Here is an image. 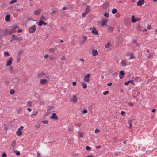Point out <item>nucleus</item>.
<instances>
[{
	"instance_id": "obj_40",
	"label": "nucleus",
	"mask_w": 157,
	"mask_h": 157,
	"mask_svg": "<svg viewBox=\"0 0 157 157\" xmlns=\"http://www.w3.org/2000/svg\"><path fill=\"white\" fill-rule=\"evenodd\" d=\"M100 130L98 129H96L95 131V133H98L100 132Z\"/></svg>"
},
{
	"instance_id": "obj_33",
	"label": "nucleus",
	"mask_w": 157,
	"mask_h": 157,
	"mask_svg": "<svg viewBox=\"0 0 157 157\" xmlns=\"http://www.w3.org/2000/svg\"><path fill=\"white\" fill-rule=\"evenodd\" d=\"M128 105L129 106L132 107L133 106L134 104L132 102H129L128 103Z\"/></svg>"
},
{
	"instance_id": "obj_15",
	"label": "nucleus",
	"mask_w": 157,
	"mask_h": 157,
	"mask_svg": "<svg viewBox=\"0 0 157 157\" xmlns=\"http://www.w3.org/2000/svg\"><path fill=\"white\" fill-rule=\"evenodd\" d=\"M45 75V74L44 72H42L40 73H39L37 75V77L40 78L44 77Z\"/></svg>"
},
{
	"instance_id": "obj_30",
	"label": "nucleus",
	"mask_w": 157,
	"mask_h": 157,
	"mask_svg": "<svg viewBox=\"0 0 157 157\" xmlns=\"http://www.w3.org/2000/svg\"><path fill=\"white\" fill-rule=\"evenodd\" d=\"M87 111L86 109H84L82 111V113L83 114H84L87 113Z\"/></svg>"
},
{
	"instance_id": "obj_44",
	"label": "nucleus",
	"mask_w": 157,
	"mask_h": 157,
	"mask_svg": "<svg viewBox=\"0 0 157 157\" xmlns=\"http://www.w3.org/2000/svg\"><path fill=\"white\" fill-rule=\"evenodd\" d=\"M134 42L136 46H139V44L137 43L135 41H134Z\"/></svg>"
},
{
	"instance_id": "obj_4",
	"label": "nucleus",
	"mask_w": 157,
	"mask_h": 157,
	"mask_svg": "<svg viewBox=\"0 0 157 157\" xmlns=\"http://www.w3.org/2000/svg\"><path fill=\"white\" fill-rule=\"evenodd\" d=\"M15 31L14 30L11 31L7 29H5L4 30V32L5 35H7L9 34H10L15 32Z\"/></svg>"
},
{
	"instance_id": "obj_7",
	"label": "nucleus",
	"mask_w": 157,
	"mask_h": 157,
	"mask_svg": "<svg viewBox=\"0 0 157 157\" xmlns=\"http://www.w3.org/2000/svg\"><path fill=\"white\" fill-rule=\"evenodd\" d=\"M96 28L93 27L92 30V33L93 35H98V32L97 30H96Z\"/></svg>"
},
{
	"instance_id": "obj_46",
	"label": "nucleus",
	"mask_w": 157,
	"mask_h": 157,
	"mask_svg": "<svg viewBox=\"0 0 157 157\" xmlns=\"http://www.w3.org/2000/svg\"><path fill=\"white\" fill-rule=\"evenodd\" d=\"M41 20H42V21H43V20H46V19L45 18V17H44L43 16H41Z\"/></svg>"
},
{
	"instance_id": "obj_53",
	"label": "nucleus",
	"mask_w": 157,
	"mask_h": 157,
	"mask_svg": "<svg viewBox=\"0 0 157 157\" xmlns=\"http://www.w3.org/2000/svg\"><path fill=\"white\" fill-rule=\"evenodd\" d=\"M6 153H3L2 154V157H6Z\"/></svg>"
},
{
	"instance_id": "obj_29",
	"label": "nucleus",
	"mask_w": 157,
	"mask_h": 157,
	"mask_svg": "<svg viewBox=\"0 0 157 157\" xmlns=\"http://www.w3.org/2000/svg\"><path fill=\"white\" fill-rule=\"evenodd\" d=\"M82 86L83 87L84 89H85L87 88V85L85 83H83L82 84Z\"/></svg>"
},
{
	"instance_id": "obj_2",
	"label": "nucleus",
	"mask_w": 157,
	"mask_h": 157,
	"mask_svg": "<svg viewBox=\"0 0 157 157\" xmlns=\"http://www.w3.org/2000/svg\"><path fill=\"white\" fill-rule=\"evenodd\" d=\"M23 128V127H20L17 130L16 132V134L18 136H20L22 134V132L21 131Z\"/></svg>"
},
{
	"instance_id": "obj_20",
	"label": "nucleus",
	"mask_w": 157,
	"mask_h": 157,
	"mask_svg": "<svg viewBox=\"0 0 157 157\" xmlns=\"http://www.w3.org/2000/svg\"><path fill=\"white\" fill-rule=\"evenodd\" d=\"M107 22V20L106 19H103L101 21V25L104 26Z\"/></svg>"
},
{
	"instance_id": "obj_1",
	"label": "nucleus",
	"mask_w": 157,
	"mask_h": 157,
	"mask_svg": "<svg viewBox=\"0 0 157 157\" xmlns=\"http://www.w3.org/2000/svg\"><path fill=\"white\" fill-rule=\"evenodd\" d=\"M90 75L87 74L84 77L83 80L84 81L86 82H90Z\"/></svg>"
},
{
	"instance_id": "obj_51",
	"label": "nucleus",
	"mask_w": 157,
	"mask_h": 157,
	"mask_svg": "<svg viewBox=\"0 0 157 157\" xmlns=\"http://www.w3.org/2000/svg\"><path fill=\"white\" fill-rule=\"evenodd\" d=\"M72 85L73 86H75L76 85V82L75 81H74L72 83Z\"/></svg>"
},
{
	"instance_id": "obj_14",
	"label": "nucleus",
	"mask_w": 157,
	"mask_h": 157,
	"mask_svg": "<svg viewBox=\"0 0 157 157\" xmlns=\"http://www.w3.org/2000/svg\"><path fill=\"white\" fill-rule=\"evenodd\" d=\"M92 55L93 56H95L98 54V51L97 50L93 49L92 50Z\"/></svg>"
},
{
	"instance_id": "obj_63",
	"label": "nucleus",
	"mask_w": 157,
	"mask_h": 157,
	"mask_svg": "<svg viewBox=\"0 0 157 157\" xmlns=\"http://www.w3.org/2000/svg\"><path fill=\"white\" fill-rule=\"evenodd\" d=\"M14 39L16 40H19V39H18V38H17L16 37H15L14 38Z\"/></svg>"
},
{
	"instance_id": "obj_60",
	"label": "nucleus",
	"mask_w": 157,
	"mask_h": 157,
	"mask_svg": "<svg viewBox=\"0 0 157 157\" xmlns=\"http://www.w3.org/2000/svg\"><path fill=\"white\" fill-rule=\"evenodd\" d=\"M79 60L81 62H84V59L82 58L80 59Z\"/></svg>"
},
{
	"instance_id": "obj_61",
	"label": "nucleus",
	"mask_w": 157,
	"mask_h": 157,
	"mask_svg": "<svg viewBox=\"0 0 157 157\" xmlns=\"http://www.w3.org/2000/svg\"><path fill=\"white\" fill-rule=\"evenodd\" d=\"M27 110L29 112H30L32 110L31 109L29 108H27Z\"/></svg>"
},
{
	"instance_id": "obj_25",
	"label": "nucleus",
	"mask_w": 157,
	"mask_h": 157,
	"mask_svg": "<svg viewBox=\"0 0 157 157\" xmlns=\"http://www.w3.org/2000/svg\"><path fill=\"white\" fill-rule=\"evenodd\" d=\"M16 144V142L15 140H13L11 144V146L13 147H14Z\"/></svg>"
},
{
	"instance_id": "obj_13",
	"label": "nucleus",
	"mask_w": 157,
	"mask_h": 157,
	"mask_svg": "<svg viewBox=\"0 0 157 157\" xmlns=\"http://www.w3.org/2000/svg\"><path fill=\"white\" fill-rule=\"evenodd\" d=\"M78 135L77 136L78 137L83 138L84 137V134L82 132H78Z\"/></svg>"
},
{
	"instance_id": "obj_31",
	"label": "nucleus",
	"mask_w": 157,
	"mask_h": 157,
	"mask_svg": "<svg viewBox=\"0 0 157 157\" xmlns=\"http://www.w3.org/2000/svg\"><path fill=\"white\" fill-rule=\"evenodd\" d=\"M4 55L5 56H8L10 55V54L8 52H4Z\"/></svg>"
},
{
	"instance_id": "obj_16",
	"label": "nucleus",
	"mask_w": 157,
	"mask_h": 157,
	"mask_svg": "<svg viewBox=\"0 0 157 157\" xmlns=\"http://www.w3.org/2000/svg\"><path fill=\"white\" fill-rule=\"evenodd\" d=\"M41 11V9L36 10L34 12V13L36 15H38L40 13Z\"/></svg>"
},
{
	"instance_id": "obj_24",
	"label": "nucleus",
	"mask_w": 157,
	"mask_h": 157,
	"mask_svg": "<svg viewBox=\"0 0 157 157\" xmlns=\"http://www.w3.org/2000/svg\"><path fill=\"white\" fill-rule=\"evenodd\" d=\"M56 48H51L49 49V51L50 52H53L56 50Z\"/></svg>"
},
{
	"instance_id": "obj_19",
	"label": "nucleus",
	"mask_w": 157,
	"mask_h": 157,
	"mask_svg": "<svg viewBox=\"0 0 157 157\" xmlns=\"http://www.w3.org/2000/svg\"><path fill=\"white\" fill-rule=\"evenodd\" d=\"M106 26L107 27L108 31L110 32H112L114 29V28L112 26H109L107 25H106Z\"/></svg>"
},
{
	"instance_id": "obj_56",
	"label": "nucleus",
	"mask_w": 157,
	"mask_h": 157,
	"mask_svg": "<svg viewBox=\"0 0 157 157\" xmlns=\"http://www.w3.org/2000/svg\"><path fill=\"white\" fill-rule=\"evenodd\" d=\"M107 85L109 86H110L112 85V83L111 82L107 84Z\"/></svg>"
},
{
	"instance_id": "obj_43",
	"label": "nucleus",
	"mask_w": 157,
	"mask_h": 157,
	"mask_svg": "<svg viewBox=\"0 0 157 157\" xmlns=\"http://www.w3.org/2000/svg\"><path fill=\"white\" fill-rule=\"evenodd\" d=\"M65 58H66L65 56H62L61 57V60H64L65 59Z\"/></svg>"
},
{
	"instance_id": "obj_52",
	"label": "nucleus",
	"mask_w": 157,
	"mask_h": 157,
	"mask_svg": "<svg viewBox=\"0 0 157 157\" xmlns=\"http://www.w3.org/2000/svg\"><path fill=\"white\" fill-rule=\"evenodd\" d=\"M87 14L86 13H85L84 12L82 15V16L83 17H85L86 16V15Z\"/></svg>"
},
{
	"instance_id": "obj_6",
	"label": "nucleus",
	"mask_w": 157,
	"mask_h": 157,
	"mask_svg": "<svg viewBox=\"0 0 157 157\" xmlns=\"http://www.w3.org/2000/svg\"><path fill=\"white\" fill-rule=\"evenodd\" d=\"M36 29V26L35 25H33L29 28V31L30 33H32L35 31Z\"/></svg>"
},
{
	"instance_id": "obj_35",
	"label": "nucleus",
	"mask_w": 157,
	"mask_h": 157,
	"mask_svg": "<svg viewBox=\"0 0 157 157\" xmlns=\"http://www.w3.org/2000/svg\"><path fill=\"white\" fill-rule=\"evenodd\" d=\"M108 93H109V91H106L104 92L103 93V94L104 95H105L107 94Z\"/></svg>"
},
{
	"instance_id": "obj_8",
	"label": "nucleus",
	"mask_w": 157,
	"mask_h": 157,
	"mask_svg": "<svg viewBox=\"0 0 157 157\" xmlns=\"http://www.w3.org/2000/svg\"><path fill=\"white\" fill-rule=\"evenodd\" d=\"M12 62V57H10L8 60L7 61V63L6 64V66H9L11 65Z\"/></svg>"
},
{
	"instance_id": "obj_54",
	"label": "nucleus",
	"mask_w": 157,
	"mask_h": 157,
	"mask_svg": "<svg viewBox=\"0 0 157 157\" xmlns=\"http://www.w3.org/2000/svg\"><path fill=\"white\" fill-rule=\"evenodd\" d=\"M37 157H40V154L39 153V152H37Z\"/></svg>"
},
{
	"instance_id": "obj_26",
	"label": "nucleus",
	"mask_w": 157,
	"mask_h": 157,
	"mask_svg": "<svg viewBox=\"0 0 157 157\" xmlns=\"http://www.w3.org/2000/svg\"><path fill=\"white\" fill-rule=\"evenodd\" d=\"M49 59L50 60H53L55 59V57L53 56H49Z\"/></svg>"
},
{
	"instance_id": "obj_42",
	"label": "nucleus",
	"mask_w": 157,
	"mask_h": 157,
	"mask_svg": "<svg viewBox=\"0 0 157 157\" xmlns=\"http://www.w3.org/2000/svg\"><path fill=\"white\" fill-rule=\"evenodd\" d=\"M121 114L122 116H124L125 115V112L123 111H121Z\"/></svg>"
},
{
	"instance_id": "obj_45",
	"label": "nucleus",
	"mask_w": 157,
	"mask_h": 157,
	"mask_svg": "<svg viewBox=\"0 0 157 157\" xmlns=\"http://www.w3.org/2000/svg\"><path fill=\"white\" fill-rule=\"evenodd\" d=\"M140 78L137 77H136L135 78V80L136 81H138L139 80H140Z\"/></svg>"
},
{
	"instance_id": "obj_49",
	"label": "nucleus",
	"mask_w": 157,
	"mask_h": 157,
	"mask_svg": "<svg viewBox=\"0 0 157 157\" xmlns=\"http://www.w3.org/2000/svg\"><path fill=\"white\" fill-rule=\"evenodd\" d=\"M43 123L44 124H47L48 122L46 121H43Z\"/></svg>"
},
{
	"instance_id": "obj_62",
	"label": "nucleus",
	"mask_w": 157,
	"mask_h": 157,
	"mask_svg": "<svg viewBox=\"0 0 157 157\" xmlns=\"http://www.w3.org/2000/svg\"><path fill=\"white\" fill-rule=\"evenodd\" d=\"M48 55H45V56H44V57L45 59H46L47 58V57H48Z\"/></svg>"
},
{
	"instance_id": "obj_5",
	"label": "nucleus",
	"mask_w": 157,
	"mask_h": 157,
	"mask_svg": "<svg viewBox=\"0 0 157 157\" xmlns=\"http://www.w3.org/2000/svg\"><path fill=\"white\" fill-rule=\"evenodd\" d=\"M40 83L42 85H46L48 83V80L46 79H40Z\"/></svg>"
},
{
	"instance_id": "obj_34",
	"label": "nucleus",
	"mask_w": 157,
	"mask_h": 157,
	"mask_svg": "<svg viewBox=\"0 0 157 157\" xmlns=\"http://www.w3.org/2000/svg\"><path fill=\"white\" fill-rule=\"evenodd\" d=\"M27 106H32V103L30 101H29L27 102Z\"/></svg>"
},
{
	"instance_id": "obj_11",
	"label": "nucleus",
	"mask_w": 157,
	"mask_h": 157,
	"mask_svg": "<svg viewBox=\"0 0 157 157\" xmlns=\"http://www.w3.org/2000/svg\"><path fill=\"white\" fill-rule=\"evenodd\" d=\"M86 8L85 10L84 13H85L87 14L90 12V9L89 6L86 5Z\"/></svg>"
},
{
	"instance_id": "obj_17",
	"label": "nucleus",
	"mask_w": 157,
	"mask_h": 157,
	"mask_svg": "<svg viewBox=\"0 0 157 157\" xmlns=\"http://www.w3.org/2000/svg\"><path fill=\"white\" fill-rule=\"evenodd\" d=\"M47 24L44 21L42 20H40L38 23V25L40 26H41L43 25H45Z\"/></svg>"
},
{
	"instance_id": "obj_47",
	"label": "nucleus",
	"mask_w": 157,
	"mask_h": 157,
	"mask_svg": "<svg viewBox=\"0 0 157 157\" xmlns=\"http://www.w3.org/2000/svg\"><path fill=\"white\" fill-rule=\"evenodd\" d=\"M129 83H130L133 85L134 84V82H133V80H129Z\"/></svg>"
},
{
	"instance_id": "obj_55",
	"label": "nucleus",
	"mask_w": 157,
	"mask_h": 157,
	"mask_svg": "<svg viewBox=\"0 0 157 157\" xmlns=\"http://www.w3.org/2000/svg\"><path fill=\"white\" fill-rule=\"evenodd\" d=\"M101 146H98L96 147V148L97 149H100V148H101Z\"/></svg>"
},
{
	"instance_id": "obj_18",
	"label": "nucleus",
	"mask_w": 157,
	"mask_h": 157,
	"mask_svg": "<svg viewBox=\"0 0 157 157\" xmlns=\"http://www.w3.org/2000/svg\"><path fill=\"white\" fill-rule=\"evenodd\" d=\"M119 74L122 76H120V78L121 79L123 78L124 76V71H121L119 72Z\"/></svg>"
},
{
	"instance_id": "obj_39",
	"label": "nucleus",
	"mask_w": 157,
	"mask_h": 157,
	"mask_svg": "<svg viewBox=\"0 0 157 157\" xmlns=\"http://www.w3.org/2000/svg\"><path fill=\"white\" fill-rule=\"evenodd\" d=\"M17 1L16 0H12L10 2V4H12Z\"/></svg>"
},
{
	"instance_id": "obj_32",
	"label": "nucleus",
	"mask_w": 157,
	"mask_h": 157,
	"mask_svg": "<svg viewBox=\"0 0 157 157\" xmlns=\"http://www.w3.org/2000/svg\"><path fill=\"white\" fill-rule=\"evenodd\" d=\"M15 91L13 90H11L10 91V94H14Z\"/></svg>"
},
{
	"instance_id": "obj_10",
	"label": "nucleus",
	"mask_w": 157,
	"mask_h": 157,
	"mask_svg": "<svg viewBox=\"0 0 157 157\" xmlns=\"http://www.w3.org/2000/svg\"><path fill=\"white\" fill-rule=\"evenodd\" d=\"M78 98L76 97V96L74 95L73 97V98L71 99V101L75 103L77 102Z\"/></svg>"
},
{
	"instance_id": "obj_41",
	"label": "nucleus",
	"mask_w": 157,
	"mask_h": 157,
	"mask_svg": "<svg viewBox=\"0 0 157 157\" xmlns=\"http://www.w3.org/2000/svg\"><path fill=\"white\" fill-rule=\"evenodd\" d=\"M86 149L87 150H90L91 148L89 146H87L86 147Z\"/></svg>"
},
{
	"instance_id": "obj_28",
	"label": "nucleus",
	"mask_w": 157,
	"mask_h": 157,
	"mask_svg": "<svg viewBox=\"0 0 157 157\" xmlns=\"http://www.w3.org/2000/svg\"><path fill=\"white\" fill-rule=\"evenodd\" d=\"M104 16L107 18H109V14L107 12H106L104 14Z\"/></svg>"
},
{
	"instance_id": "obj_57",
	"label": "nucleus",
	"mask_w": 157,
	"mask_h": 157,
	"mask_svg": "<svg viewBox=\"0 0 157 157\" xmlns=\"http://www.w3.org/2000/svg\"><path fill=\"white\" fill-rule=\"evenodd\" d=\"M67 8H67V7H63L62 8V10H66V9H67Z\"/></svg>"
},
{
	"instance_id": "obj_22",
	"label": "nucleus",
	"mask_w": 157,
	"mask_h": 157,
	"mask_svg": "<svg viewBox=\"0 0 157 157\" xmlns=\"http://www.w3.org/2000/svg\"><path fill=\"white\" fill-rule=\"evenodd\" d=\"M131 21L133 23H135L136 22V21L134 16H133L132 17Z\"/></svg>"
},
{
	"instance_id": "obj_59",
	"label": "nucleus",
	"mask_w": 157,
	"mask_h": 157,
	"mask_svg": "<svg viewBox=\"0 0 157 157\" xmlns=\"http://www.w3.org/2000/svg\"><path fill=\"white\" fill-rule=\"evenodd\" d=\"M16 155H17L18 156V155H20V153L19 152H17L16 153Z\"/></svg>"
},
{
	"instance_id": "obj_38",
	"label": "nucleus",
	"mask_w": 157,
	"mask_h": 157,
	"mask_svg": "<svg viewBox=\"0 0 157 157\" xmlns=\"http://www.w3.org/2000/svg\"><path fill=\"white\" fill-rule=\"evenodd\" d=\"M134 57L132 54H130V57L129 58V59L130 60V59H131L132 58H134Z\"/></svg>"
},
{
	"instance_id": "obj_3",
	"label": "nucleus",
	"mask_w": 157,
	"mask_h": 157,
	"mask_svg": "<svg viewBox=\"0 0 157 157\" xmlns=\"http://www.w3.org/2000/svg\"><path fill=\"white\" fill-rule=\"evenodd\" d=\"M51 119H54L55 120H57L58 119V117L56 114L55 113H52L51 116L50 117Z\"/></svg>"
},
{
	"instance_id": "obj_23",
	"label": "nucleus",
	"mask_w": 157,
	"mask_h": 157,
	"mask_svg": "<svg viewBox=\"0 0 157 157\" xmlns=\"http://www.w3.org/2000/svg\"><path fill=\"white\" fill-rule=\"evenodd\" d=\"M111 46V44L109 43H107L105 45V47L106 48H109Z\"/></svg>"
},
{
	"instance_id": "obj_21",
	"label": "nucleus",
	"mask_w": 157,
	"mask_h": 157,
	"mask_svg": "<svg viewBox=\"0 0 157 157\" xmlns=\"http://www.w3.org/2000/svg\"><path fill=\"white\" fill-rule=\"evenodd\" d=\"M10 16L9 15H6L5 18V20L6 21H8L10 20Z\"/></svg>"
},
{
	"instance_id": "obj_12",
	"label": "nucleus",
	"mask_w": 157,
	"mask_h": 157,
	"mask_svg": "<svg viewBox=\"0 0 157 157\" xmlns=\"http://www.w3.org/2000/svg\"><path fill=\"white\" fill-rule=\"evenodd\" d=\"M144 0H139L137 3V6H141L142 5H143L144 4Z\"/></svg>"
},
{
	"instance_id": "obj_50",
	"label": "nucleus",
	"mask_w": 157,
	"mask_h": 157,
	"mask_svg": "<svg viewBox=\"0 0 157 157\" xmlns=\"http://www.w3.org/2000/svg\"><path fill=\"white\" fill-rule=\"evenodd\" d=\"M129 81L126 82L124 83V84L126 85H128L129 84Z\"/></svg>"
},
{
	"instance_id": "obj_58",
	"label": "nucleus",
	"mask_w": 157,
	"mask_h": 157,
	"mask_svg": "<svg viewBox=\"0 0 157 157\" xmlns=\"http://www.w3.org/2000/svg\"><path fill=\"white\" fill-rule=\"evenodd\" d=\"M85 157H94V156L92 155H90L86 156Z\"/></svg>"
},
{
	"instance_id": "obj_48",
	"label": "nucleus",
	"mask_w": 157,
	"mask_h": 157,
	"mask_svg": "<svg viewBox=\"0 0 157 157\" xmlns=\"http://www.w3.org/2000/svg\"><path fill=\"white\" fill-rule=\"evenodd\" d=\"M83 38L84 39V40L83 42V43L84 41H85L87 39V37L84 36H83Z\"/></svg>"
},
{
	"instance_id": "obj_36",
	"label": "nucleus",
	"mask_w": 157,
	"mask_h": 157,
	"mask_svg": "<svg viewBox=\"0 0 157 157\" xmlns=\"http://www.w3.org/2000/svg\"><path fill=\"white\" fill-rule=\"evenodd\" d=\"M147 28L148 29H152L151 26V25H147Z\"/></svg>"
},
{
	"instance_id": "obj_9",
	"label": "nucleus",
	"mask_w": 157,
	"mask_h": 157,
	"mask_svg": "<svg viewBox=\"0 0 157 157\" xmlns=\"http://www.w3.org/2000/svg\"><path fill=\"white\" fill-rule=\"evenodd\" d=\"M122 67H124L127 66V62L125 60H122L121 62Z\"/></svg>"
},
{
	"instance_id": "obj_64",
	"label": "nucleus",
	"mask_w": 157,
	"mask_h": 157,
	"mask_svg": "<svg viewBox=\"0 0 157 157\" xmlns=\"http://www.w3.org/2000/svg\"><path fill=\"white\" fill-rule=\"evenodd\" d=\"M132 122V121L131 120L130 121H128V123L129 124H131Z\"/></svg>"
},
{
	"instance_id": "obj_27",
	"label": "nucleus",
	"mask_w": 157,
	"mask_h": 157,
	"mask_svg": "<svg viewBox=\"0 0 157 157\" xmlns=\"http://www.w3.org/2000/svg\"><path fill=\"white\" fill-rule=\"evenodd\" d=\"M117 10L115 8L113 9L112 10V13L113 14L116 13L117 12Z\"/></svg>"
},
{
	"instance_id": "obj_37",
	"label": "nucleus",
	"mask_w": 157,
	"mask_h": 157,
	"mask_svg": "<svg viewBox=\"0 0 157 157\" xmlns=\"http://www.w3.org/2000/svg\"><path fill=\"white\" fill-rule=\"evenodd\" d=\"M35 127L37 128V129H39L40 128V124H37V125H34Z\"/></svg>"
}]
</instances>
